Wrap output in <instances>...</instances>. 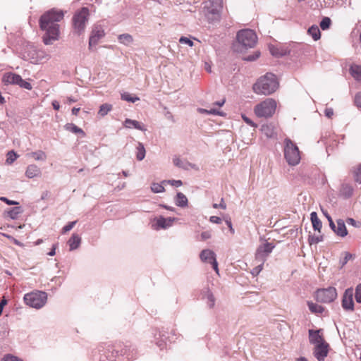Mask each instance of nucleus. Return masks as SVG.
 Returning <instances> with one entry per match:
<instances>
[{
	"instance_id": "1",
	"label": "nucleus",
	"mask_w": 361,
	"mask_h": 361,
	"mask_svg": "<svg viewBox=\"0 0 361 361\" xmlns=\"http://www.w3.org/2000/svg\"><path fill=\"white\" fill-rule=\"evenodd\" d=\"M63 18L61 11L51 9L42 15L39 19V25L45 31L43 42L46 45L51 44L53 41L57 40L59 36V25L58 22Z\"/></svg>"
},
{
	"instance_id": "2",
	"label": "nucleus",
	"mask_w": 361,
	"mask_h": 361,
	"mask_svg": "<svg viewBox=\"0 0 361 361\" xmlns=\"http://www.w3.org/2000/svg\"><path fill=\"white\" fill-rule=\"evenodd\" d=\"M279 87V82L276 75L267 73L260 77L253 85V91L257 94L269 95L274 93Z\"/></svg>"
},
{
	"instance_id": "3",
	"label": "nucleus",
	"mask_w": 361,
	"mask_h": 361,
	"mask_svg": "<svg viewBox=\"0 0 361 361\" xmlns=\"http://www.w3.org/2000/svg\"><path fill=\"white\" fill-rule=\"evenodd\" d=\"M236 40L235 49L237 51H243L255 47L257 41V37L252 30L244 29L238 32Z\"/></svg>"
},
{
	"instance_id": "4",
	"label": "nucleus",
	"mask_w": 361,
	"mask_h": 361,
	"mask_svg": "<svg viewBox=\"0 0 361 361\" xmlns=\"http://www.w3.org/2000/svg\"><path fill=\"white\" fill-rule=\"evenodd\" d=\"M88 20L89 10L87 8L83 7L75 12L72 19L74 33L78 35L82 34L85 32Z\"/></svg>"
},
{
	"instance_id": "5",
	"label": "nucleus",
	"mask_w": 361,
	"mask_h": 361,
	"mask_svg": "<svg viewBox=\"0 0 361 361\" xmlns=\"http://www.w3.org/2000/svg\"><path fill=\"white\" fill-rule=\"evenodd\" d=\"M276 102L274 99L268 98L255 106L254 111L259 118H269L276 111Z\"/></svg>"
},
{
	"instance_id": "6",
	"label": "nucleus",
	"mask_w": 361,
	"mask_h": 361,
	"mask_svg": "<svg viewBox=\"0 0 361 361\" xmlns=\"http://www.w3.org/2000/svg\"><path fill=\"white\" fill-rule=\"evenodd\" d=\"M284 157L290 166H296L300 161V155L298 147L289 138L284 140Z\"/></svg>"
},
{
	"instance_id": "7",
	"label": "nucleus",
	"mask_w": 361,
	"mask_h": 361,
	"mask_svg": "<svg viewBox=\"0 0 361 361\" xmlns=\"http://www.w3.org/2000/svg\"><path fill=\"white\" fill-rule=\"evenodd\" d=\"M26 305L35 309H40L44 306L47 300V294L43 291H34L24 295Z\"/></svg>"
},
{
	"instance_id": "8",
	"label": "nucleus",
	"mask_w": 361,
	"mask_h": 361,
	"mask_svg": "<svg viewBox=\"0 0 361 361\" xmlns=\"http://www.w3.org/2000/svg\"><path fill=\"white\" fill-rule=\"evenodd\" d=\"M337 296L336 290L334 287H329L318 290L316 292L315 298L318 302L329 303L334 301Z\"/></svg>"
},
{
	"instance_id": "9",
	"label": "nucleus",
	"mask_w": 361,
	"mask_h": 361,
	"mask_svg": "<svg viewBox=\"0 0 361 361\" xmlns=\"http://www.w3.org/2000/svg\"><path fill=\"white\" fill-rule=\"evenodd\" d=\"M272 243L266 242L265 243L259 245L255 253V259L259 262L264 263L268 255L272 252L274 248Z\"/></svg>"
},
{
	"instance_id": "10",
	"label": "nucleus",
	"mask_w": 361,
	"mask_h": 361,
	"mask_svg": "<svg viewBox=\"0 0 361 361\" xmlns=\"http://www.w3.org/2000/svg\"><path fill=\"white\" fill-rule=\"evenodd\" d=\"M200 257L203 262L211 264L215 272L219 274L218 262L216 259V255L212 250L209 249L202 250Z\"/></svg>"
},
{
	"instance_id": "11",
	"label": "nucleus",
	"mask_w": 361,
	"mask_h": 361,
	"mask_svg": "<svg viewBox=\"0 0 361 361\" xmlns=\"http://www.w3.org/2000/svg\"><path fill=\"white\" fill-rule=\"evenodd\" d=\"M104 36V30L101 25H95L89 39V49H91L96 46L99 39Z\"/></svg>"
},
{
	"instance_id": "12",
	"label": "nucleus",
	"mask_w": 361,
	"mask_h": 361,
	"mask_svg": "<svg viewBox=\"0 0 361 361\" xmlns=\"http://www.w3.org/2000/svg\"><path fill=\"white\" fill-rule=\"evenodd\" d=\"M353 290L350 288L345 290L342 300V307L347 311L354 310Z\"/></svg>"
},
{
	"instance_id": "13",
	"label": "nucleus",
	"mask_w": 361,
	"mask_h": 361,
	"mask_svg": "<svg viewBox=\"0 0 361 361\" xmlns=\"http://www.w3.org/2000/svg\"><path fill=\"white\" fill-rule=\"evenodd\" d=\"M329 344L325 341L314 345V355L319 361H324L329 353Z\"/></svg>"
},
{
	"instance_id": "14",
	"label": "nucleus",
	"mask_w": 361,
	"mask_h": 361,
	"mask_svg": "<svg viewBox=\"0 0 361 361\" xmlns=\"http://www.w3.org/2000/svg\"><path fill=\"white\" fill-rule=\"evenodd\" d=\"M177 219L176 218H165L164 216H159L155 219L156 224L154 229H166L169 227H171L173 225V223L176 221Z\"/></svg>"
},
{
	"instance_id": "15",
	"label": "nucleus",
	"mask_w": 361,
	"mask_h": 361,
	"mask_svg": "<svg viewBox=\"0 0 361 361\" xmlns=\"http://www.w3.org/2000/svg\"><path fill=\"white\" fill-rule=\"evenodd\" d=\"M205 16L209 23H216L220 20L221 10L214 8H205Z\"/></svg>"
},
{
	"instance_id": "16",
	"label": "nucleus",
	"mask_w": 361,
	"mask_h": 361,
	"mask_svg": "<svg viewBox=\"0 0 361 361\" xmlns=\"http://www.w3.org/2000/svg\"><path fill=\"white\" fill-rule=\"evenodd\" d=\"M2 82L6 85H18L19 82H21V76L13 73H6L3 75Z\"/></svg>"
},
{
	"instance_id": "17",
	"label": "nucleus",
	"mask_w": 361,
	"mask_h": 361,
	"mask_svg": "<svg viewBox=\"0 0 361 361\" xmlns=\"http://www.w3.org/2000/svg\"><path fill=\"white\" fill-rule=\"evenodd\" d=\"M321 329L319 330H309V339L310 343L314 345L325 342L324 338L319 334Z\"/></svg>"
},
{
	"instance_id": "18",
	"label": "nucleus",
	"mask_w": 361,
	"mask_h": 361,
	"mask_svg": "<svg viewBox=\"0 0 361 361\" xmlns=\"http://www.w3.org/2000/svg\"><path fill=\"white\" fill-rule=\"evenodd\" d=\"M261 130L262 134L268 138H274L276 135V127L273 123L263 125Z\"/></svg>"
},
{
	"instance_id": "19",
	"label": "nucleus",
	"mask_w": 361,
	"mask_h": 361,
	"mask_svg": "<svg viewBox=\"0 0 361 361\" xmlns=\"http://www.w3.org/2000/svg\"><path fill=\"white\" fill-rule=\"evenodd\" d=\"M42 175L41 169L35 164H30L27 167L25 176L28 178L40 177Z\"/></svg>"
},
{
	"instance_id": "20",
	"label": "nucleus",
	"mask_w": 361,
	"mask_h": 361,
	"mask_svg": "<svg viewBox=\"0 0 361 361\" xmlns=\"http://www.w3.org/2000/svg\"><path fill=\"white\" fill-rule=\"evenodd\" d=\"M124 126L127 128H135L141 131H146L147 129L145 125L137 121L126 118L124 121Z\"/></svg>"
},
{
	"instance_id": "21",
	"label": "nucleus",
	"mask_w": 361,
	"mask_h": 361,
	"mask_svg": "<svg viewBox=\"0 0 361 361\" xmlns=\"http://www.w3.org/2000/svg\"><path fill=\"white\" fill-rule=\"evenodd\" d=\"M173 163L176 166L185 170H189L191 168H195V165L192 164L186 160L181 159L178 157H174L173 158Z\"/></svg>"
},
{
	"instance_id": "22",
	"label": "nucleus",
	"mask_w": 361,
	"mask_h": 361,
	"mask_svg": "<svg viewBox=\"0 0 361 361\" xmlns=\"http://www.w3.org/2000/svg\"><path fill=\"white\" fill-rule=\"evenodd\" d=\"M49 58V55L47 54L42 50H33L31 53L30 59L32 60L33 63H39L42 61L43 59H48Z\"/></svg>"
},
{
	"instance_id": "23",
	"label": "nucleus",
	"mask_w": 361,
	"mask_h": 361,
	"mask_svg": "<svg viewBox=\"0 0 361 361\" xmlns=\"http://www.w3.org/2000/svg\"><path fill=\"white\" fill-rule=\"evenodd\" d=\"M334 233L340 236V237H345L348 234V231L346 229L345 222L343 219H338L336 220V229H334Z\"/></svg>"
},
{
	"instance_id": "24",
	"label": "nucleus",
	"mask_w": 361,
	"mask_h": 361,
	"mask_svg": "<svg viewBox=\"0 0 361 361\" xmlns=\"http://www.w3.org/2000/svg\"><path fill=\"white\" fill-rule=\"evenodd\" d=\"M81 243V238L79 235L76 233H73L71 238L68 241V244L69 245V250L71 251L76 250L79 247Z\"/></svg>"
},
{
	"instance_id": "25",
	"label": "nucleus",
	"mask_w": 361,
	"mask_h": 361,
	"mask_svg": "<svg viewBox=\"0 0 361 361\" xmlns=\"http://www.w3.org/2000/svg\"><path fill=\"white\" fill-rule=\"evenodd\" d=\"M310 219L312 224L313 228L315 231H321V228L322 227V223L321 220L318 218L317 214L315 212H312L310 214Z\"/></svg>"
},
{
	"instance_id": "26",
	"label": "nucleus",
	"mask_w": 361,
	"mask_h": 361,
	"mask_svg": "<svg viewBox=\"0 0 361 361\" xmlns=\"http://www.w3.org/2000/svg\"><path fill=\"white\" fill-rule=\"evenodd\" d=\"M135 154H136V159L138 161H142L145 157L146 150L144 147V145L140 142H138L137 144Z\"/></svg>"
},
{
	"instance_id": "27",
	"label": "nucleus",
	"mask_w": 361,
	"mask_h": 361,
	"mask_svg": "<svg viewBox=\"0 0 361 361\" xmlns=\"http://www.w3.org/2000/svg\"><path fill=\"white\" fill-rule=\"evenodd\" d=\"M350 73L356 80L361 81V66L352 65L350 68Z\"/></svg>"
},
{
	"instance_id": "28",
	"label": "nucleus",
	"mask_w": 361,
	"mask_h": 361,
	"mask_svg": "<svg viewBox=\"0 0 361 361\" xmlns=\"http://www.w3.org/2000/svg\"><path fill=\"white\" fill-rule=\"evenodd\" d=\"M203 298L207 300V304L210 308H212L214 306L215 298L212 293L209 289L204 291Z\"/></svg>"
},
{
	"instance_id": "29",
	"label": "nucleus",
	"mask_w": 361,
	"mask_h": 361,
	"mask_svg": "<svg viewBox=\"0 0 361 361\" xmlns=\"http://www.w3.org/2000/svg\"><path fill=\"white\" fill-rule=\"evenodd\" d=\"M188 198L183 193L180 192L177 193L176 198V204L177 206L185 207L188 205Z\"/></svg>"
},
{
	"instance_id": "30",
	"label": "nucleus",
	"mask_w": 361,
	"mask_h": 361,
	"mask_svg": "<svg viewBox=\"0 0 361 361\" xmlns=\"http://www.w3.org/2000/svg\"><path fill=\"white\" fill-rule=\"evenodd\" d=\"M307 305L310 312L314 314H322L324 310L322 306L314 303L311 301L307 302Z\"/></svg>"
},
{
	"instance_id": "31",
	"label": "nucleus",
	"mask_w": 361,
	"mask_h": 361,
	"mask_svg": "<svg viewBox=\"0 0 361 361\" xmlns=\"http://www.w3.org/2000/svg\"><path fill=\"white\" fill-rule=\"evenodd\" d=\"M353 189L350 185L347 184V183L342 185L341 188V194L343 197H345L346 198L350 197L353 195Z\"/></svg>"
},
{
	"instance_id": "32",
	"label": "nucleus",
	"mask_w": 361,
	"mask_h": 361,
	"mask_svg": "<svg viewBox=\"0 0 361 361\" xmlns=\"http://www.w3.org/2000/svg\"><path fill=\"white\" fill-rule=\"evenodd\" d=\"M308 34L312 36L314 40H318L321 37V32L317 25H312L308 29Z\"/></svg>"
},
{
	"instance_id": "33",
	"label": "nucleus",
	"mask_w": 361,
	"mask_h": 361,
	"mask_svg": "<svg viewBox=\"0 0 361 361\" xmlns=\"http://www.w3.org/2000/svg\"><path fill=\"white\" fill-rule=\"evenodd\" d=\"M118 39L120 43L126 46L130 45L133 41V37L129 34H121Z\"/></svg>"
},
{
	"instance_id": "34",
	"label": "nucleus",
	"mask_w": 361,
	"mask_h": 361,
	"mask_svg": "<svg viewBox=\"0 0 361 361\" xmlns=\"http://www.w3.org/2000/svg\"><path fill=\"white\" fill-rule=\"evenodd\" d=\"M205 8H214L222 10L223 0H209L207 2Z\"/></svg>"
},
{
	"instance_id": "35",
	"label": "nucleus",
	"mask_w": 361,
	"mask_h": 361,
	"mask_svg": "<svg viewBox=\"0 0 361 361\" xmlns=\"http://www.w3.org/2000/svg\"><path fill=\"white\" fill-rule=\"evenodd\" d=\"M64 128L66 130L73 133H81L82 135H84V131L73 123H67L65 125Z\"/></svg>"
},
{
	"instance_id": "36",
	"label": "nucleus",
	"mask_w": 361,
	"mask_h": 361,
	"mask_svg": "<svg viewBox=\"0 0 361 361\" xmlns=\"http://www.w3.org/2000/svg\"><path fill=\"white\" fill-rule=\"evenodd\" d=\"M121 99L126 101V102H132V103H135V102L140 100L139 97H137L136 96H133L132 94H130L128 92L122 93L121 95Z\"/></svg>"
},
{
	"instance_id": "37",
	"label": "nucleus",
	"mask_w": 361,
	"mask_h": 361,
	"mask_svg": "<svg viewBox=\"0 0 361 361\" xmlns=\"http://www.w3.org/2000/svg\"><path fill=\"white\" fill-rule=\"evenodd\" d=\"M112 109V105L109 104H104L100 106L98 111L99 115L104 116Z\"/></svg>"
},
{
	"instance_id": "38",
	"label": "nucleus",
	"mask_w": 361,
	"mask_h": 361,
	"mask_svg": "<svg viewBox=\"0 0 361 361\" xmlns=\"http://www.w3.org/2000/svg\"><path fill=\"white\" fill-rule=\"evenodd\" d=\"M22 212V209L20 207H16L14 208L11 209L8 212V215L12 219H16L18 215Z\"/></svg>"
},
{
	"instance_id": "39",
	"label": "nucleus",
	"mask_w": 361,
	"mask_h": 361,
	"mask_svg": "<svg viewBox=\"0 0 361 361\" xmlns=\"http://www.w3.org/2000/svg\"><path fill=\"white\" fill-rule=\"evenodd\" d=\"M164 183H153L151 185V190L154 193H161L165 191Z\"/></svg>"
},
{
	"instance_id": "40",
	"label": "nucleus",
	"mask_w": 361,
	"mask_h": 361,
	"mask_svg": "<svg viewBox=\"0 0 361 361\" xmlns=\"http://www.w3.org/2000/svg\"><path fill=\"white\" fill-rule=\"evenodd\" d=\"M32 156L37 161H44L47 159L46 154L41 150L32 152Z\"/></svg>"
},
{
	"instance_id": "41",
	"label": "nucleus",
	"mask_w": 361,
	"mask_h": 361,
	"mask_svg": "<svg viewBox=\"0 0 361 361\" xmlns=\"http://www.w3.org/2000/svg\"><path fill=\"white\" fill-rule=\"evenodd\" d=\"M198 111L200 113H204V114H207L219 115V116L224 115V114L221 111H220L219 110L214 109V108H211L209 110L204 109H199Z\"/></svg>"
},
{
	"instance_id": "42",
	"label": "nucleus",
	"mask_w": 361,
	"mask_h": 361,
	"mask_svg": "<svg viewBox=\"0 0 361 361\" xmlns=\"http://www.w3.org/2000/svg\"><path fill=\"white\" fill-rule=\"evenodd\" d=\"M331 19L328 17H324L322 18V21L320 22V27L323 30H325L328 28H329L330 25H331Z\"/></svg>"
},
{
	"instance_id": "43",
	"label": "nucleus",
	"mask_w": 361,
	"mask_h": 361,
	"mask_svg": "<svg viewBox=\"0 0 361 361\" xmlns=\"http://www.w3.org/2000/svg\"><path fill=\"white\" fill-rule=\"evenodd\" d=\"M6 163L8 164H11L18 157V155L16 154V153L13 151H10L7 153V155H6Z\"/></svg>"
},
{
	"instance_id": "44",
	"label": "nucleus",
	"mask_w": 361,
	"mask_h": 361,
	"mask_svg": "<svg viewBox=\"0 0 361 361\" xmlns=\"http://www.w3.org/2000/svg\"><path fill=\"white\" fill-rule=\"evenodd\" d=\"M121 345H117L114 346L113 351L116 353L115 356L125 355L127 353L126 346H125V348L121 349Z\"/></svg>"
},
{
	"instance_id": "45",
	"label": "nucleus",
	"mask_w": 361,
	"mask_h": 361,
	"mask_svg": "<svg viewBox=\"0 0 361 361\" xmlns=\"http://www.w3.org/2000/svg\"><path fill=\"white\" fill-rule=\"evenodd\" d=\"M323 240L322 235H310L308 238V242L310 245L317 244Z\"/></svg>"
},
{
	"instance_id": "46",
	"label": "nucleus",
	"mask_w": 361,
	"mask_h": 361,
	"mask_svg": "<svg viewBox=\"0 0 361 361\" xmlns=\"http://www.w3.org/2000/svg\"><path fill=\"white\" fill-rule=\"evenodd\" d=\"M169 183L174 187H180L183 185V183L180 180H163L162 183Z\"/></svg>"
},
{
	"instance_id": "47",
	"label": "nucleus",
	"mask_w": 361,
	"mask_h": 361,
	"mask_svg": "<svg viewBox=\"0 0 361 361\" xmlns=\"http://www.w3.org/2000/svg\"><path fill=\"white\" fill-rule=\"evenodd\" d=\"M355 300L361 303V283L358 284L355 288Z\"/></svg>"
},
{
	"instance_id": "48",
	"label": "nucleus",
	"mask_w": 361,
	"mask_h": 361,
	"mask_svg": "<svg viewBox=\"0 0 361 361\" xmlns=\"http://www.w3.org/2000/svg\"><path fill=\"white\" fill-rule=\"evenodd\" d=\"M18 85L20 87L25 88L27 90H30L32 88V85L30 82L23 80L22 78H21V82H19Z\"/></svg>"
},
{
	"instance_id": "49",
	"label": "nucleus",
	"mask_w": 361,
	"mask_h": 361,
	"mask_svg": "<svg viewBox=\"0 0 361 361\" xmlns=\"http://www.w3.org/2000/svg\"><path fill=\"white\" fill-rule=\"evenodd\" d=\"M76 222H77L76 221L69 222L67 225H66L63 228L62 233H67L69 231H71L73 228V226L75 225Z\"/></svg>"
},
{
	"instance_id": "50",
	"label": "nucleus",
	"mask_w": 361,
	"mask_h": 361,
	"mask_svg": "<svg viewBox=\"0 0 361 361\" xmlns=\"http://www.w3.org/2000/svg\"><path fill=\"white\" fill-rule=\"evenodd\" d=\"M179 42L181 44H188L190 47H192L194 44L193 42L186 37H181L179 39Z\"/></svg>"
},
{
	"instance_id": "51",
	"label": "nucleus",
	"mask_w": 361,
	"mask_h": 361,
	"mask_svg": "<svg viewBox=\"0 0 361 361\" xmlns=\"http://www.w3.org/2000/svg\"><path fill=\"white\" fill-rule=\"evenodd\" d=\"M346 222L348 225H350L352 226H354L355 228H359L361 226V224L358 221H356L353 218H348L346 220Z\"/></svg>"
},
{
	"instance_id": "52",
	"label": "nucleus",
	"mask_w": 361,
	"mask_h": 361,
	"mask_svg": "<svg viewBox=\"0 0 361 361\" xmlns=\"http://www.w3.org/2000/svg\"><path fill=\"white\" fill-rule=\"evenodd\" d=\"M259 55H260L259 51H256V52H255L254 54L249 55L247 57H245L244 59V60L247 61H253L256 60L257 59H258Z\"/></svg>"
},
{
	"instance_id": "53",
	"label": "nucleus",
	"mask_w": 361,
	"mask_h": 361,
	"mask_svg": "<svg viewBox=\"0 0 361 361\" xmlns=\"http://www.w3.org/2000/svg\"><path fill=\"white\" fill-rule=\"evenodd\" d=\"M355 179L357 183H361V165L355 172Z\"/></svg>"
},
{
	"instance_id": "54",
	"label": "nucleus",
	"mask_w": 361,
	"mask_h": 361,
	"mask_svg": "<svg viewBox=\"0 0 361 361\" xmlns=\"http://www.w3.org/2000/svg\"><path fill=\"white\" fill-rule=\"evenodd\" d=\"M351 258L352 255L348 252H345L344 258L340 262L341 267H343Z\"/></svg>"
},
{
	"instance_id": "55",
	"label": "nucleus",
	"mask_w": 361,
	"mask_h": 361,
	"mask_svg": "<svg viewBox=\"0 0 361 361\" xmlns=\"http://www.w3.org/2000/svg\"><path fill=\"white\" fill-rule=\"evenodd\" d=\"M263 264L264 263L262 262H260V264L259 265H257L256 267H255L253 269V270L252 271V275H257L259 274V272L262 270L263 269Z\"/></svg>"
},
{
	"instance_id": "56",
	"label": "nucleus",
	"mask_w": 361,
	"mask_h": 361,
	"mask_svg": "<svg viewBox=\"0 0 361 361\" xmlns=\"http://www.w3.org/2000/svg\"><path fill=\"white\" fill-rule=\"evenodd\" d=\"M1 361H23V360L17 357H15V356L11 355H8L5 356L1 360Z\"/></svg>"
},
{
	"instance_id": "57",
	"label": "nucleus",
	"mask_w": 361,
	"mask_h": 361,
	"mask_svg": "<svg viewBox=\"0 0 361 361\" xmlns=\"http://www.w3.org/2000/svg\"><path fill=\"white\" fill-rule=\"evenodd\" d=\"M355 105L361 109V92L357 93L355 96Z\"/></svg>"
},
{
	"instance_id": "58",
	"label": "nucleus",
	"mask_w": 361,
	"mask_h": 361,
	"mask_svg": "<svg viewBox=\"0 0 361 361\" xmlns=\"http://www.w3.org/2000/svg\"><path fill=\"white\" fill-rule=\"evenodd\" d=\"M242 118L249 126L254 127V128L257 127V125L250 118H248L245 115H242Z\"/></svg>"
},
{
	"instance_id": "59",
	"label": "nucleus",
	"mask_w": 361,
	"mask_h": 361,
	"mask_svg": "<svg viewBox=\"0 0 361 361\" xmlns=\"http://www.w3.org/2000/svg\"><path fill=\"white\" fill-rule=\"evenodd\" d=\"M213 207L215 209L221 208L223 209H226V204H225V202H224V199L222 198L220 204L215 203L213 204Z\"/></svg>"
},
{
	"instance_id": "60",
	"label": "nucleus",
	"mask_w": 361,
	"mask_h": 361,
	"mask_svg": "<svg viewBox=\"0 0 361 361\" xmlns=\"http://www.w3.org/2000/svg\"><path fill=\"white\" fill-rule=\"evenodd\" d=\"M0 200L1 201H3V202H6L8 205H16V204H18V202H17L16 201H13V200H10L7 199L6 197H1Z\"/></svg>"
},
{
	"instance_id": "61",
	"label": "nucleus",
	"mask_w": 361,
	"mask_h": 361,
	"mask_svg": "<svg viewBox=\"0 0 361 361\" xmlns=\"http://www.w3.org/2000/svg\"><path fill=\"white\" fill-rule=\"evenodd\" d=\"M209 221L212 223L219 224L221 223L222 220L220 217L216 216H212L209 218Z\"/></svg>"
},
{
	"instance_id": "62",
	"label": "nucleus",
	"mask_w": 361,
	"mask_h": 361,
	"mask_svg": "<svg viewBox=\"0 0 361 361\" xmlns=\"http://www.w3.org/2000/svg\"><path fill=\"white\" fill-rule=\"evenodd\" d=\"M324 114L327 118H331L334 115L333 109L332 108H326V109L324 111Z\"/></svg>"
},
{
	"instance_id": "63",
	"label": "nucleus",
	"mask_w": 361,
	"mask_h": 361,
	"mask_svg": "<svg viewBox=\"0 0 361 361\" xmlns=\"http://www.w3.org/2000/svg\"><path fill=\"white\" fill-rule=\"evenodd\" d=\"M212 237L210 231H204L201 233V238L202 240H207Z\"/></svg>"
},
{
	"instance_id": "64",
	"label": "nucleus",
	"mask_w": 361,
	"mask_h": 361,
	"mask_svg": "<svg viewBox=\"0 0 361 361\" xmlns=\"http://www.w3.org/2000/svg\"><path fill=\"white\" fill-rule=\"evenodd\" d=\"M226 224L228 226V227L229 228V230H230L231 233L232 234H233L235 233V231H234V229L233 228L231 219H226Z\"/></svg>"
}]
</instances>
